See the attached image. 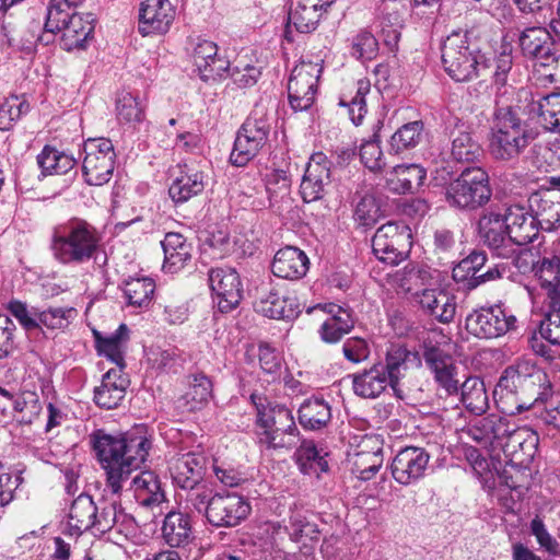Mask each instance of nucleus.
Here are the masks:
<instances>
[{
    "label": "nucleus",
    "mask_w": 560,
    "mask_h": 560,
    "mask_svg": "<svg viewBox=\"0 0 560 560\" xmlns=\"http://www.w3.org/2000/svg\"><path fill=\"white\" fill-rule=\"evenodd\" d=\"M90 439L96 459L105 471L106 489L113 495H119L131 472L145 462L151 442L143 435H112L104 430L93 432Z\"/></svg>",
    "instance_id": "1"
},
{
    "label": "nucleus",
    "mask_w": 560,
    "mask_h": 560,
    "mask_svg": "<svg viewBox=\"0 0 560 560\" xmlns=\"http://www.w3.org/2000/svg\"><path fill=\"white\" fill-rule=\"evenodd\" d=\"M102 240V233L96 226L73 217L52 226L49 248L59 264L79 266L96 257Z\"/></svg>",
    "instance_id": "2"
},
{
    "label": "nucleus",
    "mask_w": 560,
    "mask_h": 560,
    "mask_svg": "<svg viewBox=\"0 0 560 560\" xmlns=\"http://www.w3.org/2000/svg\"><path fill=\"white\" fill-rule=\"evenodd\" d=\"M250 400L257 411L256 435L260 445L291 450L299 444V429L291 410L257 393L250 394Z\"/></svg>",
    "instance_id": "3"
},
{
    "label": "nucleus",
    "mask_w": 560,
    "mask_h": 560,
    "mask_svg": "<svg viewBox=\"0 0 560 560\" xmlns=\"http://www.w3.org/2000/svg\"><path fill=\"white\" fill-rule=\"evenodd\" d=\"M536 137L537 132L518 116L515 108L499 107L493 114L489 152L498 161H514Z\"/></svg>",
    "instance_id": "4"
},
{
    "label": "nucleus",
    "mask_w": 560,
    "mask_h": 560,
    "mask_svg": "<svg viewBox=\"0 0 560 560\" xmlns=\"http://www.w3.org/2000/svg\"><path fill=\"white\" fill-rule=\"evenodd\" d=\"M442 63L445 72L456 82L482 77L490 66L479 48L470 42L468 31H454L443 42Z\"/></svg>",
    "instance_id": "5"
},
{
    "label": "nucleus",
    "mask_w": 560,
    "mask_h": 560,
    "mask_svg": "<svg viewBox=\"0 0 560 560\" xmlns=\"http://www.w3.org/2000/svg\"><path fill=\"white\" fill-rule=\"evenodd\" d=\"M271 124L267 109L257 105L237 131L230 162L238 167L248 164L266 145Z\"/></svg>",
    "instance_id": "6"
},
{
    "label": "nucleus",
    "mask_w": 560,
    "mask_h": 560,
    "mask_svg": "<svg viewBox=\"0 0 560 560\" xmlns=\"http://www.w3.org/2000/svg\"><path fill=\"white\" fill-rule=\"evenodd\" d=\"M386 364H375L369 371L348 375L353 385H371L374 382L398 385L410 369L421 366V358L417 351L409 350L404 345H392L386 352Z\"/></svg>",
    "instance_id": "7"
},
{
    "label": "nucleus",
    "mask_w": 560,
    "mask_h": 560,
    "mask_svg": "<svg viewBox=\"0 0 560 560\" xmlns=\"http://www.w3.org/2000/svg\"><path fill=\"white\" fill-rule=\"evenodd\" d=\"M445 339L446 337L439 330H431L423 339V358L435 382L440 385H467L469 382H472L471 385H477L480 382L483 385L479 377L468 376L466 368L456 363L451 354L433 345V342L436 345L445 342Z\"/></svg>",
    "instance_id": "8"
},
{
    "label": "nucleus",
    "mask_w": 560,
    "mask_h": 560,
    "mask_svg": "<svg viewBox=\"0 0 560 560\" xmlns=\"http://www.w3.org/2000/svg\"><path fill=\"white\" fill-rule=\"evenodd\" d=\"M536 273L550 300V310L539 324V335L552 345H560V257H544Z\"/></svg>",
    "instance_id": "9"
},
{
    "label": "nucleus",
    "mask_w": 560,
    "mask_h": 560,
    "mask_svg": "<svg viewBox=\"0 0 560 560\" xmlns=\"http://www.w3.org/2000/svg\"><path fill=\"white\" fill-rule=\"evenodd\" d=\"M491 194L487 172L481 167H467L448 184L445 197L453 207L474 210L487 203Z\"/></svg>",
    "instance_id": "10"
},
{
    "label": "nucleus",
    "mask_w": 560,
    "mask_h": 560,
    "mask_svg": "<svg viewBox=\"0 0 560 560\" xmlns=\"http://www.w3.org/2000/svg\"><path fill=\"white\" fill-rule=\"evenodd\" d=\"M83 152L82 173L86 184L102 186L108 183L116 162L112 141L107 138L89 139L84 142Z\"/></svg>",
    "instance_id": "11"
},
{
    "label": "nucleus",
    "mask_w": 560,
    "mask_h": 560,
    "mask_svg": "<svg viewBox=\"0 0 560 560\" xmlns=\"http://www.w3.org/2000/svg\"><path fill=\"white\" fill-rule=\"evenodd\" d=\"M516 317L500 304L483 306L466 317L467 331L480 339H494L516 328Z\"/></svg>",
    "instance_id": "12"
},
{
    "label": "nucleus",
    "mask_w": 560,
    "mask_h": 560,
    "mask_svg": "<svg viewBox=\"0 0 560 560\" xmlns=\"http://www.w3.org/2000/svg\"><path fill=\"white\" fill-rule=\"evenodd\" d=\"M410 231L406 225L387 222L380 226L372 238L375 257L388 265H398L410 249Z\"/></svg>",
    "instance_id": "13"
},
{
    "label": "nucleus",
    "mask_w": 560,
    "mask_h": 560,
    "mask_svg": "<svg viewBox=\"0 0 560 560\" xmlns=\"http://www.w3.org/2000/svg\"><path fill=\"white\" fill-rule=\"evenodd\" d=\"M322 70L319 63L312 61H302L293 68L288 82L289 102L293 110H307L313 105Z\"/></svg>",
    "instance_id": "14"
},
{
    "label": "nucleus",
    "mask_w": 560,
    "mask_h": 560,
    "mask_svg": "<svg viewBox=\"0 0 560 560\" xmlns=\"http://www.w3.org/2000/svg\"><path fill=\"white\" fill-rule=\"evenodd\" d=\"M518 42L523 54L540 66L550 67L558 63L560 54L556 46L560 44L553 32L551 34L540 26L527 27L520 34Z\"/></svg>",
    "instance_id": "15"
},
{
    "label": "nucleus",
    "mask_w": 560,
    "mask_h": 560,
    "mask_svg": "<svg viewBox=\"0 0 560 560\" xmlns=\"http://www.w3.org/2000/svg\"><path fill=\"white\" fill-rule=\"evenodd\" d=\"M209 283L213 302L221 313H229L237 307L242 300L243 287L235 269L212 268L209 271Z\"/></svg>",
    "instance_id": "16"
},
{
    "label": "nucleus",
    "mask_w": 560,
    "mask_h": 560,
    "mask_svg": "<svg viewBox=\"0 0 560 560\" xmlns=\"http://www.w3.org/2000/svg\"><path fill=\"white\" fill-rule=\"evenodd\" d=\"M504 211L490 209L483 213L478 222L479 236L494 255L511 258L516 254V247L511 244L508 235Z\"/></svg>",
    "instance_id": "17"
},
{
    "label": "nucleus",
    "mask_w": 560,
    "mask_h": 560,
    "mask_svg": "<svg viewBox=\"0 0 560 560\" xmlns=\"http://www.w3.org/2000/svg\"><path fill=\"white\" fill-rule=\"evenodd\" d=\"M250 512L249 503L236 493H215L208 511V522L217 527H233Z\"/></svg>",
    "instance_id": "18"
},
{
    "label": "nucleus",
    "mask_w": 560,
    "mask_h": 560,
    "mask_svg": "<svg viewBox=\"0 0 560 560\" xmlns=\"http://www.w3.org/2000/svg\"><path fill=\"white\" fill-rule=\"evenodd\" d=\"M175 13V8L170 0L142 1L139 9V33L142 36L167 33Z\"/></svg>",
    "instance_id": "19"
},
{
    "label": "nucleus",
    "mask_w": 560,
    "mask_h": 560,
    "mask_svg": "<svg viewBox=\"0 0 560 560\" xmlns=\"http://www.w3.org/2000/svg\"><path fill=\"white\" fill-rule=\"evenodd\" d=\"M508 431L499 440L497 447L501 448L511 460L524 464L530 460L536 452L538 436L528 427H516L508 420Z\"/></svg>",
    "instance_id": "20"
},
{
    "label": "nucleus",
    "mask_w": 560,
    "mask_h": 560,
    "mask_svg": "<svg viewBox=\"0 0 560 560\" xmlns=\"http://www.w3.org/2000/svg\"><path fill=\"white\" fill-rule=\"evenodd\" d=\"M429 460L430 455L424 448L405 447L392 462L393 478L400 485H411L424 476Z\"/></svg>",
    "instance_id": "21"
},
{
    "label": "nucleus",
    "mask_w": 560,
    "mask_h": 560,
    "mask_svg": "<svg viewBox=\"0 0 560 560\" xmlns=\"http://www.w3.org/2000/svg\"><path fill=\"white\" fill-rule=\"evenodd\" d=\"M331 162L322 152L314 153L307 163L300 191L305 202L319 200L330 183Z\"/></svg>",
    "instance_id": "22"
},
{
    "label": "nucleus",
    "mask_w": 560,
    "mask_h": 560,
    "mask_svg": "<svg viewBox=\"0 0 560 560\" xmlns=\"http://www.w3.org/2000/svg\"><path fill=\"white\" fill-rule=\"evenodd\" d=\"M299 305L294 298L287 296L272 285L259 289L254 303L257 313L272 319H292L299 314Z\"/></svg>",
    "instance_id": "23"
},
{
    "label": "nucleus",
    "mask_w": 560,
    "mask_h": 560,
    "mask_svg": "<svg viewBox=\"0 0 560 560\" xmlns=\"http://www.w3.org/2000/svg\"><path fill=\"white\" fill-rule=\"evenodd\" d=\"M205 465V456L196 452L173 457L168 466L173 483L182 489L192 490L203 478Z\"/></svg>",
    "instance_id": "24"
},
{
    "label": "nucleus",
    "mask_w": 560,
    "mask_h": 560,
    "mask_svg": "<svg viewBox=\"0 0 560 560\" xmlns=\"http://www.w3.org/2000/svg\"><path fill=\"white\" fill-rule=\"evenodd\" d=\"M504 213L505 228L513 247L527 245L538 236L539 229L530 208L514 205L504 209Z\"/></svg>",
    "instance_id": "25"
},
{
    "label": "nucleus",
    "mask_w": 560,
    "mask_h": 560,
    "mask_svg": "<svg viewBox=\"0 0 560 560\" xmlns=\"http://www.w3.org/2000/svg\"><path fill=\"white\" fill-rule=\"evenodd\" d=\"M335 0H299L289 12V23L300 33H311L328 12Z\"/></svg>",
    "instance_id": "26"
},
{
    "label": "nucleus",
    "mask_w": 560,
    "mask_h": 560,
    "mask_svg": "<svg viewBox=\"0 0 560 560\" xmlns=\"http://www.w3.org/2000/svg\"><path fill=\"white\" fill-rule=\"evenodd\" d=\"M194 63L202 80H215L230 68V62L218 55V46L210 40H200L194 48Z\"/></svg>",
    "instance_id": "27"
},
{
    "label": "nucleus",
    "mask_w": 560,
    "mask_h": 560,
    "mask_svg": "<svg viewBox=\"0 0 560 560\" xmlns=\"http://www.w3.org/2000/svg\"><path fill=\"white\" fill-rule=\"evenodd\" d=\"M509 432L508 419L489 415L483 418L475 419L463 429V433L478 444L497 448L499 440Z\"/></svg>",
    "instance_id": "28"
},
{
    "label": "nucleus",
    "mask_w": 560,
    "mask_h": 560,
    "mask_svg": "<svg viewBox=\"0 0 560 560\" xmlns=\"http://www.w3.org/2000/svg\"><path fill=\"white\" fill-rule=\"evenodd\" d=\"M308 265V257L303 250L298 247L287 246L276 253L271 270L278 278L299 280L306 275Z\"/></svg>",
    "instance_id": "29"
},
{
    "label": "nucleus",
    "mask_w": 560,
    "mask_h": 560,
    "mask_svg": "<svg viewBox=\"0 0 560 560\" xmlns=\"http://www.w3.org/2000/svg\"><path fill=\"white\" fill-rule=\"evenodd\" d=\"M529 208L538 229L551 231L560 226V191L547 190L529 198Z\"/></svg>",
    "instance_id": "30"
},
{
    "label": "nucleus",
    "mask_w": 560,
    "mask_h": 560,
    "mask_svg": "<svg viewBox=\"0 0 560 560\" xmlns=\"http://www.w3.org/2000/svg\"><path fill=\"white\" fill-rule=\"evenodd\" d=\"M421 308L441 323H451L456 313L455 298L443 289L423 288L417 294Z\"/></svg>",
    "instance_id": "31"
},
{
    "label": "nucleus",
    "mask_w": 560,
    "mask_h": 560,
    "mask_svg": "<svg viewBox=\"0 0 560 560\" xmlns=\"http://www.w3.org/2000/svg\"><path fill=\"white\" fill-rule=\"evenodd\" d=\"M131 490L139 505L153 509L165 501V493L159 476L151 470H144L131 480Z\"/></svg>",
    "instance_id": "32"
},
{
    "label": "nucleus",
    "mask_w": 560,
    "mask_h": 560,
    "mask_svg": "<svg viewBox=\"0 0 560 560\" xmlns=\"http://www.w3.org/2000/svg\"><path fill=\"white\" fill-rule=\"evenodd\" d=\"M95 348L98 354L104 355L114 364H122L125 353L129 341V328L126 324L119 327L110 335L103 336L100 331L93 330Z\"/></svg>",
    "instance_id": "33"
},
{
    "label": "nucleus",
    "mask_w": 560,
    "mask_h": 560,
    "mask_svg": "<svg viewBox=\"0 0 560 560\" xmlns=\"http://www.w3.org/2000/svg\"><path fill=\"white\" fill-rule=\"evenodd\" d=\"M161 245L164 252L163 269L168 272L183 269L187 261L191 259L192 246L179 233H167Z\"/></svg>",
    "instance_id": "34"
},
{
    "label": "nucleus",
    "mask_w": 560,
    "mask_h": 560,
    "mask_svg": "<svg viewBox=\"0 0 560 560\" xmlns=\"http://www.w3.org/2000/svg\"><path fill=\"white\" fill-rule=\"evenodd\" d=\"M162 537L170 547H185L192 539L190 518L179 511H170L163 521Z\"/></svg>",
    "instance_id": "35"
},
{
    "label": "nucleus",
    "mask_w": 560,
    "mask_h": 560,
    "mask_svg": "<svg viewBox=\"0 0 560 560\" xmlns=\"http://www.w3.org/2000/svg\"><path fill=\"white\" fill-rule=\"evenodd\" d=\"M486 260L487 257L483 252H472L453 269L454 279L458 281L469 278L468 288L474 289L487 280H492L500 277L499 271L494 269H489L480 275L478 273L485 266Z\"/></svg>",
    "instance_id": "36"
},
{
    "label": "nucleus",
    "mask_w": 560,
    "mask_h": 560,
    "mask_svg": "<svg viewBox=\"0 0 560 560\" xmlns=\"http://www.w3.org/2000/svg\"><path fill=\"white\" fill-rule=\"evenodd\" d=\"M96 504L91 495L82 493L75 498L68 514L70 538L91 530L95 521Z\"/></svg>",
    "instance_id": "37"
},
{
    "label": "nucleus",
    "mask_w": 560,
    "mask_h": 560,
    "mask_svg": "<svg viewBox=\"0 0 560 560\" xmlns=\"http://www.w3.org/2000/svg\"><path fill=\"white\" fill-rule=\"evenodd\" d=\"M328 455V452L318 447L313 440H303L294 453V458L303 474L318 477L329 469L326 459Z\"/></svg>",
    "instance_id": "38"
},
{
    "label": "nucleus",
    "mask_w": 560,
    "mask_h": 560,
    "mask_svg": "<svg viewBox=\"0 0 560 560\" xmlns=\"http://www.w3.org/2000/svg\"><path fill=\"white\" fill-rule=\"evenodd\" d=\"M176 177L168 188V195L175 203H184L201 194L205 189L206 175L203 171L188 167Z\"/></svg>",
    "instance_id": "39"
},
{
    "label": "nucleus",
    "mask_w": 560,
    "mask_h": 560,
    "mask_svg": "<svg viewBox=\"0 0 560 560\" xmlns=\"http://www.w3.org/2000/svg\"><path fill=\"white\" fill-rule=\"evenodd\" d=\"M425 176V170L418 164L396 165L387 178V186L397 194L413 192L422 186Z\"/></svg>",
    "instance_id": "40"
},
{
    "label": "nucleus",
    "mask_w": 560,
    "mask_h": 560,
    "mask_svg": "<svg viewBox=\"0 0 560 560\" xmlns=\"http://www.w3.org/2000/svg\"><path fill=\"white\" fill-rule=\"evenodd\" d=\"M432 279L431 268L418 262H409L392 276L393 284L405 293L415 292L416 296L419 294L418 290L430 284Z\"/></svg>",
    "instance_id": "41"
},
{
    "label": "nucleus",
    "mask_w": 560,
    "mask_h": 560,
    "mask_svg": "<svg viewBox=\"0 0 560 560\" xmlns=\"http://www.w3.org/2000/svg\"><path fill=\"white\" fill-rule=\"evenodd\" d=\"M0 396L12 400L21 423L31 424L40 413L42 402L36 390L20 389L18 393H11L5 387H0Z\"/></svg>",
    "instance_id": "42"
},
{
    "label": "nucleus",
    "mask_w": 560,
    "mask_h": 560,
    "mask_svg": "<svg viewBox=\"0 0 560 560\" xmlns=\"http://www.w3.org/2000/svg\"><path fill=\"white\" fill-rule=\"evenodd\" d=\"M546 375L529 361H520L508 366L500 376L497 385H545Z\"/></svg>",
    "instance_id": "43"
},
{
    "label": "nucleus",
    "mask_w": 560,
    "mask_h": 560,
    "mask_svg": "<svg viewBox=\"0 0 560 560\" xmlns=\"http://www.w3.org/2000/svg\"><path fill=\"white\" fill-rule=\"evenodd\" d=\"M90 15L73 13L72 18L61 30V43L63 49L70 51L83 47L89 36L93 33Z\"/></svg>",
    "instance_id": "44"
},
{
    "label": "nucleus",
    "mask_w": 560,
    "mask_h": 560,
    "mask_svg": "<svg viewBox=\"0 0 560 560\" xmlns=\"http://www.w3.org/2000/svg\"><path fill=\"white\" fill-rule=\"evenodd\" d=\"M131 522L130 517L125 514L117 500L105 503L102 508L96 506L95 521L91 528L94 535L105 534L118 527V532H122L126 523Z\"/></svg>",
    "instance_id": "45"
},
{
    "label": "nucleus",
    "mask_w": 560,
    "mask_h": 560,
    "mask_svg": "<svg viewBox=\"0 0 560 560\" xmlns=\"http://www.w3.org/2000/svg\"><path fill=\"white\" fill-rule=\"evenodd\" d=\"M331 418L330 407L322 398H310L299 409V421L304 429L319 430Z\"/></svg>",
    "instance_id": "46"
},
{
    "label": "nucleus",
    "mask_w": 560,
    "mask_h": 560,
    "mask_svg": "<svg viewBox=\"0 0 560 560\" xmlns=\"http://www.w3.org/2000/svg\"><path fill=\"white\" fill-rule=\"evenodd\" d=\"M37 164L44 175H62L75 166L77 160L71 154L45 145L37 155Z\"/></svg>",
    "instance_id": "47"
},
{
    "label": "nucleus",
    "mask_w": 560,
    "mask_h": 560,
    "mask_svg": "<svg viewBox=\"0 0 560 560\" xmlns=\"http://www.w3.org/2000/svg\"><path fill=\"white\" fill-rule=\"evenodd\" d=\"M532 113H536L539 124L549 131L560 133V93H552L532 103Z\"/></svg>",
    "instance_id": "48"
},
{
    "label": "nucleus",
    "mask_w": 560,
    "mask_h": 560,
    "mask_svg": "<svg viewBox=\"0 0 560 560\" xmlns=\"http://www.w3.org/2000/svg\"><path fill=\"white\" fill-rule=\"evenodd\" d=\"M482 148L468 131H454L451 135V156L459 163H474L482 156Z\"/></svg>",
    "instance_id": "49"
},
{
    "label": "nucleus",
    "mask_w": 560,
    "mask_h": 560,
    "mask_svg": "<svg viewBox=\"0 0 560 560\" xmlns=\"http://www.w3.org/2000/svg\"><path fill=\"white\" fill-rule=\"evenodd\" d=\"M116 114L119 122L135 127L145 118V104L139 96L122 92L116 101Z\"/></svg>",
    "instance_id": "50"
},
{
    "label": "nucleus",
    "mask_w": 560,
    "mask_h": 560,
    "mask_svg": "<svg viewBox=\"0 0 560 560\" xmlns=\"http://www.w3.org/2000/svg\"><path fill=\"white\" fill-rule=\"evenodd\" d=\"M155 291L153 279L143 277L127 280L124 287V294L128 305L133 307H148L152 302Z\"/></svg>",
    "instance_id": "51"
},
{
    "label": "nucleus",
    "mask_w": 560,
    "mask_h": 560,
    "mask_svg": "<svg viewBox=\"0 0 560 560\" xmlns=\"http://www.w3.org/2000/svg\"><path fill=\"white\" fill-rule=\"evenodd\" d=\"M370 81L359 80L357 82L355 94H343L339 100V105L347 108L350 120L355 126H359L362 122L366 114L365 96L370 93Z\"/></svg>",
    "instance_id": "52"
},
{
    "label": "nucleus",
    "mask_w": 560,
    "mask_h": 560,
    "mask_svg": "<svg viewBox=\"0 0 560 560\" xmlns=\"http://www.w3.org/2000/svg\"><path fill=\"white\" fill-rule=\"evenodd\" d=\"M351 471L361 480L372 479L383 465L382 448L375 451L361 450L357 452L352 459Z\"/></svg>",
    "instance_id": "53"
},
{
    "label": "nucleus",
    "mask_w": 560,
    "mask_h": 560,
    "mask_svg": "<svg viewBox=\"0 0 560 560\" xmlns=\"http://www.w3.org/2000/svg\"><path fill=\"white\" fill-rule=\"evenodd\" d=\"M423 122L415 120L402 125L390 138V150L400 153L404 150L415 148L421 140Z\"/></svg>",
    "instance_id": "54"
},
{
    "label": "nucleus",
    "mask_w": 560,
    "mask_h": 560,
    "mask_svg": "<svg viewBox=\"0 0 560 560\" xmlns=\"http://www.w3.org/2000/svg\"><path fill=\"white\" fill-rule=\"evenodd\" d=\"M78 4L66 2V0H50L47 7L44 30L48 33H59L73 15L72 8Z\"/></svg>",
    "instance_id": "55"
},
{
    "label": "nucleus",
    "mask_w": 560,
    "mask_h": 560,
    "mask_svg": "<svg viewBox=\"0 0 560 560\" xmlns=\"http://www.w3.org/2000/svg\"><path fill=\"white\" fill-rule=\"evenodd\" d=\"M77 315L74 307H49L38 313V328L44 326L49 330H65Z\"/></svg>",
    "instance_id": "56"
},
{
    "label": "nucleus",
    "mask_w": 560,
    "mask_h": 560,
    "mask_svg": "<svg viewBox=\"0 0 560 560\" xmlns=\"http://www.w3.org/2000/svg\"><path fill=\"white\" fill-rule=\"evenodd\" d=\"M28 110V104L16 95H12L0 105V130H9Z\"/></svg>",
    "instance_id": "57"
},
{
    "label": "nucleus",
    "mask_w": 560,
    "mask_h": 560,
    "mask_svg": "<svg viewBox=\"0 0 560 560\" xmlns=\"http://www.w3.org/2000/svg\"><path fill=\"white\" fill-rule=\"evenodd\" d=\"M319 530L316 524L310 522L302 512H293L290 516V526L288 535L294 542L301 541L303 538L310 540L317 539Z\"/></svg>",
    "instance_id": "58"
},
{
    "label": "nucleus",
    "mask_w": 560,
    "mask_h": 560,
    "mask_svg": "<svg viewBox=\"0 0 560 560\" xmlns=\"http://www.w3.org/2000/svg\"><path fill=\"white\" fill-rule=\"evenodd\" d=\"M382 215L381 205L375 196L361 197L354 209V219L363 226H372Z\"/></svg>",
    "instance_id": "59"
},
{
    "label": "nucleus",
    "mask_w": 560,
    "mask_h": 560,
    "mask_svg": "<svg viewBox=\"0 0 560 560\" xmlns=\"http://www.w3.org/2000/svg\"><path fill=\"white\" fill-rule=\"evenodd\" d=\"M462 401L476 415L485 412L489 407L486 387H462Z\"/></svg>",
    "instance_id": "60"
},
{
    "label": "nucleus",
    "mask_w": 560,
    "mask_h": 560,
    "mask_svg": "<svg viewBox=\"0 0 560 560\" xmlns=\"http://www.w3.org/2000/svg\"><path fill=\"white\" fill-rule=\"evenodd\" d=\"M359 154L361 162L372 172L381 171L385 166L383 152L376 140L363 142L360 147Z\"/></svg>",
    "instance_id": "61"
},
{
    "label": "nucleus",
    "mask_w": 560,
    "mask_h": 560,
    "mask_svg": "<svg viewBox=\"0 0 560 560\" xmlns=\"http://www.w3.org/2000/svg\"><path fill=\"white\" fill-rule=\"evenodd\" d=\"M493 82L499 88L509 84V75L513 68L512 49L503 47L502 51L494 59Z\"/></svg>",
    "instance_id": "62"
},
{
    "label": "nucleus",
    "mask_w": 560,
    "mask_h": 560,
    "mask_svg": "<svg viewBox=\"0 0 560 560\" xmlns=\"http://www.w3.org/2000/svg\"><path fill=\"white\" fill-rule=\"evenodd\" d=\"M530 533L537 542L551 556H560V544L549 534L542 520L538 516L530 522Z\"/></svg>",
    "instance_id": "63"
},
{
    "label": "nucleus",
    "mask_w": 560,
    "mask_h": 560,
    "mask_svg": "<svg viewBox=\"0 0 560 560\" xmlns=\"http://www.w3.org/2000/svg\"><path fill=\"white\" fill-rule=\"evenodd\" d=\"M125 395L126 387H94V401L101 408H116Z\"/></svg>",
    "instance_id": "64"
}]
</instances>
